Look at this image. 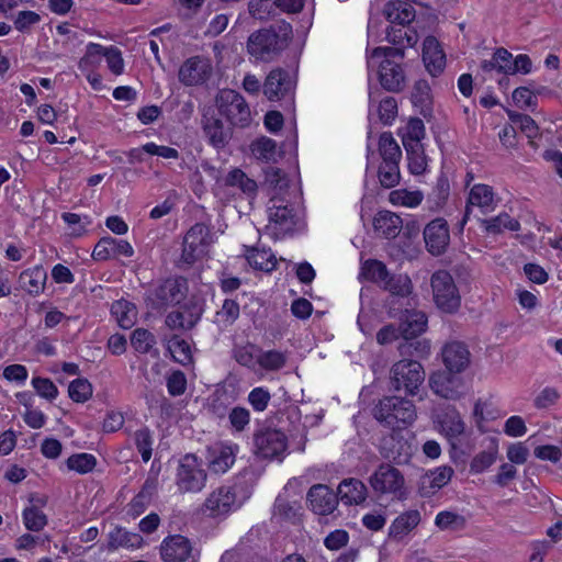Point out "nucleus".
<instances>
[{
    "instance_id": "obj_43",
    "label": "nucleus",
    "mask_w": 562,
    "mask_h": 562,
    "mask_svg": "<svg viewBox=\"0 0 562 562\" xmlns=\"http://www.w3.org/2000/svg\"><path fill=\"white\" fill-rule=\"evenodd\" d=\"M178 311L183 313L187 328L192 329L199 323L204 312V301L193 295Z\"/></svg>"
},
{
    "instance_id": "obj_13",
    "label": "nucleus",
    "mask_w": 562,
    "mask_h": 562,
    "mask_svg": "<svg viewBox=\"0 0 562 562\" xmlns=\"http://www.w3.org/2000/svg\"><path fill=\"white\" fill-rule=\"evenodd\" d=\"M404 483L403 474L396 468L387 463L380 464L370 476V485L375 492L393 494L397 499L406 498Z\"/></svg>"
},
{
    "instance_id": "obj_39",
    "label": "nucleus",
    "mask_w": 562,
    "mask_h": 562,
    "mask_svg": "<svg viewBox=\"0 0 562 562\" xmlns=\"http://www.w3.org/2000/svg\"><path fill=\"white\" fill-rule=\"evenodd\" d=\"M381 288L387 291L391 296L406 297L411 294L413 285L407 274H392L389 272Z\"/></svg>"
},
{
    "instance_id": "obj_21",
    "label": "nucleus",
    "mask_w": 562,
    "mask_h": 562,
    "mask_svg": "<svg viewBox=\"0 0 562 562\" xmlns=\"http://www.w3.org/2000/svg\"><path fill=\"white\" fill-rule=\"evenodd\" d=\"M445 370L461 373L470 364L471 353L461 341L447 342L441 351Z\"/></svg>"
},
{
    "instance_id": "obj_3",
    "label": "nucleus",
    "mask_w": 562,
    "mask_h": 562,
    "mask_svg": "<svg viewBox=\"0 0 562 562\" xmlns=\"http://www.w3.org/2000/svg\"><path fill=\"white\" fill-rule=\"evenodd\" d=\"M376 420L392 429H401L416 419V408L412 401L402 396H385L373 408Z\"/></svg>"
},
{
    "instance_id": "obj_40",
    "label": "nucleus",
    "mask_w": 562,
    "mask_h": 562,
    "mask_svg": "<svg viewBox=\"0 0 562 562\" xmlns=\"http://www.w3.org/2000/svg\"><path fill=\"white\" fill-rule=\"evenodd\" d=\"M420 521V515L418 510H409L400 515L392 522L389 529V537L400 538L414 529Z\"/></svg>"
},
{
    "instance_id": "obj_64",
    "label": "nucleus",
    "mask_w": 562,
    "mask_h": 562,
    "mask_svg": "<svg viewBox=\"0 0 562 562\" xmlns=\"http://www.w3.org/2000/svg\"><path fill=\"white\" fill-rule=\"evenodd\" d=\"M513 101L519 108L533 110L537 105V98L528 87H518L513 92Z\"/></svg>"
},
{
    "instance_id": "obj_28",
    "label": "nucleus",
    "mask_w": 562,
    "mask_h": 562,
    "mask_svg": "<svg viewBox=\"0 0 562 562\" xmlns=\"http://www.w3.org/2000/svg\"><path fill=\"white\" fill-rule=\"evenodd\" d=\"M408 0H394L389 1L383 9L386 20L391 24L405 26L414 21L415 9L407 2Z\"/></svg>"
},
{
    "instance_id": "obj_32",
    "label": "nucleus",
    "mask_w": 562,
    "mask_h": 562,
    "mask_svg": "<svg viewBox=\"0 0 562 562\" xmlns=\"http://www.w3.org/2000/svg\"><path fill=\"white\" fill-rule=\"evenodd\" d=\"M373 227L385 238H395L402 227V218L390 211H380L373 218Z\"/></svg>"
},
{
    "instance_id": "obj_25",
    "label": "nucleus",
    "mask_w": 562,
    "mask_h": 562,
    "mask_svg": "<svg viewBox=\"0 0 562 562\" xmlns=\"http://www.w3.org/2000/svg\"><path fill=\"white\" fill-rule=\"evenodd\" d=\"M235 449L222 443L207 448L209 468L214 473H225L235 462Z\"/></svg>"
},
{
    "instance_id": "obj_16",
    "label": "nucleus",
    "mask_w": 562,
    "mask_h": 562,
    "mask_svg": "<svg viewBox=\"0 0 562 562\" xmlns=\"http://www.w3.org/2000/svg\"><path fill=\"white\" fill-rule=\"evenodd\" d=\"M212 72L209 59L193 56L187 59L180 67L178 77L184 86H198L204 83Z\"/></svg>"
},
{
    "instance_id": "obj_26",
    "label": "nucleus",
    "mask_w": 562,
    "mask_h": 562,
    "mask_svg": "<svg viewBox=\"0 0 562 562\" xmlns=\"http://www.w3.org/2000/svg\"><path fill=\"white\" fill-rule=\"evenodd\" d=\"M434 417L442 431L450 438L458 437L464 431V423L454 407L436 408Z\"/></svg>"
},
{
    "instance_id": "obj_53",
    "label": "nucleus",
    "mask_w": 562,
    "mask_h": 562,
    "mask_svg": "<svg viewBox=\"0 0 562 562\" xmlns=\"http://www.w3.org/2000/svg\"><path fill=\"white\" fill-rule=\"evenodd\" d=\"M498 453L497 446L492 445L487 450L479 452L470 463L472 473H482L488 469L495 461Z\"/></svg>"
},
{
    "instance_id": "obj_17",
    "label": "nucleus",
    "mask_w": 562,
    "mask_h": 562,
    "mask_svg": "<svg viewBox=\"0 0 562 562\" xmlns=\"http://www.w3.org/2000/svg\"><path fill=\"white\" fill-rule=\"evenodd\" d=\"M201 123L203 133L213 147L224 148L232 139V127L224 126V123L215 115L213 110H207L203 114Z\"/></svg>"
},
{
    "instance_id": "obj_1",
    "label": "nucleus",
    "mask_w": 562,
    "mask_h": 562,
    "mask_svg": "<svg viewBox=\"0 0 562 562\" xmlns=\"http://www.w3.org/2000/svg\"><path fill=\"white\" fill-rule=\"evenodd\" d=\"M403 48L375 47L367 57L369 72L375 71L376 78L387 92L400 93L406 87V74L403 67Z\"/></svg>"
},
{
    "instance_id": "obj_24",
    "label": "nucleus",
    "mask_w": 562,
    "mask_h": 562,
    "mask_svg": "<svg viewBox=\"0 0 562 562\" xmlns=\"http://www.w3.org/2000/svg\"><path fill=\"white\" fill-rule=\"evenodd\" d=\"M452 474L453 470L450 467H440L435 471L424 474L418 482L419 495L422 497H431L449 483Z\"/></svg>"
},
{
    "instance_id": "obj_35",
    "label": "nucleus",
    "mask_w": 562,
    "mask_h": 562,
    "mask_svg": "<svg viewBox=\"0 0 562 562\" xmlns=\"http://www.w3.org/2000/svg\"><path fill=\"white\" fill-rule=\"evenodd\" d=\"M406 318L400 325L402 338H418L426 330L427 317L420 312L406 311Z\"/></svg>"
},
{
    "instance_id": "obj_11",
    "label": "nucleus",
    "mask_w": 562,
    "mask_h": 562,
    "mask_svg": "<svg viewBox=\"0 0 562 562\" xmlns=\"http://www.w3.org/2000/svg\"><path fill=\"white\" fill-rule=\"evenodd\" d=\"M296 80L283 68L272 69L262 83V93L269 101H285L289 106L293 105Z\"/></svg>"
},
{
    "instance_id": "obj_23",
    "label": "nucleus",
    "mask_w": 562,
    "mask_h": 562,
    "mask_svg": "<svg viewBox=\"0 0 562 562\" xmlns=\"http://www.w3.org/2000/svg\"><path fill=\"white\" fill-rule=\"evenodd\" d=\"M423 60L432 77L441 74L446 66V55L435 36H427L423 43Z\"/></svg>"
},
{
    "instance_id": "obj_46",
    "label": "nucleus",
    "mask_w": 562,
    "mask_h": 562,
    "mask_svg": "<svg viewBox=\"0 0 562 562\" xmlns=\"http://www.w3.org/2000/svg\"><path fill=\"white\" fill-rule=\"evenodd\" d=\"M111 313L116 317L122 328H131L136 317V307L127 301H115L111 306Z\"/></svg>"
},
{
    "instance_id": "obj_37",
    "label": "nucleus",
    "mask_w": 562,
    "mask_h": 562,
    "mask_svg": "<svg viewBox=\"0 0 562 562\" xmlns=\"http://www.w3.org/2000/svg\"><path fill=\"white\" fill-rule=\"evenodd\" d=\"M245 257L252 268L261 271L270 272L277 266L274 255L266 249L246 247Z\"/></svg>"
},
{
    "instance_id": "obj_60",
    "label": "nucleus",
    "mask_w": 562,
    "mask_h": 562,
    "mask_svg": "<svg viewBox=\"0 0 562 562\" xmlns=\"http://www.w3.org/2000/svg\"><path fill=\"white\" fill-rule=\"evenodd\" d=\"M301 506L296 502H289L285 498L277 497L274 503V514L280 518L295 522L299 519Z\"/></svg>"
},
{
    "instance_id": "obj_51",
    "label": "nucleus",
    "mask_w": 562,
    "mask_h": 562,
    "mask_svg": "<svg viewBox=\"0 0 562 562\" xmlns=\"http://www.w3.org/2000/svg\"><path fill=\"white\" fill-rule=\"evenodd\" d=\"M400 161L382 162L379 168V180L382 187L391 189L401 180Z\"/></svg>"
},
{
    "instance_id": "obj_12",
    "label": "nucleus",
    "mask_w": 562,
    "mask_h": 562,
    "mask_svg": "<svg viewBox=\"0 0 562 562\" xmlns=\"http://www.w3.org/2000/svg\"><path fill=\"white\" fill-rule=\"evenodd\" d=\"M189 285L186 278H168L151 292V307L158 310L178 305L187 297Z\"/></svg>"
},
{
    "instance_id": "obj_33",
    "label": "nucleus",
    "mask_w": 562,
    "mask_h": 562,
    "mask_svg": "<svg viewBox=\"0 0 562 562\" xmlns=\"http://www.w3.org/2000/svg\"><path fill=\"white\" fill-rule=\"evenodd\" d=\"M412 102L419 109V113L427 117L432 111V98L430 86L427 80L420 79L414 83L412 91Z\"/></svg>"
},
{
    "instance_id": "obj_63",
    "label": "nucleus",
    "mask_w": 562,
    "mask_h": 562,
    "mask_svg": "<svg viewBox=\"0 0 562 562\" xmlns=\"http://www.w3.org/2000/svg\"><path fill=\"white\" fill-rule=\"evenodd\" d=\"M167 390L171 396L182 395L187 390L186 374L180 370L173 371L167 378Z\"/></svg>"
},
{
    "instance_id": "obj_56",
    "label": "nucleus",
    "mask_w": 562,
    "mask_h": 562,
    "mask_svg": "<svg viewBox=\"0 0 562 562\" xmlns=\"http://www.w3.org/2000/svg\"><path fill=\"white\" fill-rule=\"evenodd\" d=\"M68 394L74 402L85 403L92 395V385L87 379H76L72 382H70L68 387Z\"/></svg>"
},
{
    "instance_id": "obj_2",
    "label": "nucleus",
    "mask_w": 562,
    "mask_h": 562,
    "mask_svg": "<svg viewBox=\"0 0 562 562\" xmlns=\"http://www.w3.org/2000/svg\"><path fill=\"white\" fill-rule=\"evenodd\" d=\"M291 36L290 23L283 22L279 25V31L273 26L261 29L249 36L247 50L256 59L270 61L288 46Z\"/></svg>"
},
{
    "instance_id": "obj_31",
    "label": "nucleus",
    "mask_w": 562,
    "mask_h": 562,
    "mask_svg": "<svg viewBox=\"0 0 562 562\" xmlns=\"http://www.w3.org/2000/svg\"><path fill=\"white\" fill-rule=\"evenodd\" d=\"M494 192L492 187L487 184H475L470 191L465 212L461 224L464 225L469 220L472 206L488 207L493 203Z\"/></svg>"
},
{
    "instance_id": "obj_22",
    "label": "nucleus",
    "mask_w": 562,
    "mask_h": 562,
    "mask_svg": "<svg viewBox=\"0 0 562 562\" xmlns=\"http://www.w3.org/2000/svg\"><path fill=\"white\" fill-rule=\"evenodd\" d=\"M191 551L190 541L181 535L166 538L160 546V554L165 562H184L189 559Z\"/></svg>"
},
{
    "instance_id": "obj_45",
    "label": "nucleus",
    "mask_w": 562,
    "mask_h": 562,
    "mask_svg": "<svg viewBox=\"0 0 562 562\" xmlns=\"http://www.w3.org/2000/svg\"><path fill=\"white\" fill-rule=\"evenodd\" d=\"M482 224L484 225L485 231L491 234H501L505 228L512 232L520 229L519 222L510 217L509 214L505 212L495 217L483 220Z\"/></svg>"
},
{
    "instance_id": "obj_36",
    "label": "nucleus",
    "mask_w": 562,
    "mask_h": 562,
    "mask_svg": "<svg viewBox=\"0 0 562 562\" xmlns=\"http://www.w3.org/2000/svg\"><path fill=\"white\" fill-rule=\"evenodd\" d=\"M224 184L239 189L244 194L252 198L257 193V182L250 179L241 169H232L224 178Z\"/></svg>"
},
{
    "instance_id": "obj_8",
    "label": "nucleus",
    "mask_w": 562,
    "mask_h": 562,
    "mask_svg": "<svg viewBox=\"0 0 562 562\" xmlns=\"http://www.w3.org/2000/svg\"><path fill=\"white\" fill-rule=\"evenodd\" d=\"M218 113L233 126L246 127L251 122L250 109L244 97L235 90L224 89L216 97Z\"/></svg>"
},
{
    "instance_id": "obj_6",
    "label": "nucleus",
    "mask_w": 562,
    "mask_h": 562,
    "mask_svg": "<svg viewBox=\"0 0 562 562\" xmlns=\"http://www.w3.org/2000/svg\"><path fill=\"white\" fill-rule=\"evenodd\" d=\"M424 380L425 371L417 360L402 359L391 368L390 390L414 395Z\"/></svg>"
},
{
    "instance_id": "obj_62",
    "label": "nucleus",
    "mask_w": 562,
    "mask_h": 562,
    "mask_svg": "<svg viewBox=\"0 0 562 562\" xmlns=\"http://www.w3.org/2000/svg\"><path fill=\"white\" fill-rule=\"evenodd\" d=\"M228 420L235 431L241 432L250 423V412L245 407L235 406L229 411Z\"/></svg>"
},
{
    "instance_id": "obj_41",
    "label": "nucleus",
    "mask_w": 562,
    "mask_h": 562,
    "mask_svg": "<svg viewBox=\"0 0 562 562\" xmlns=\"http://www.w3.org/2000/svg\"><path fill=\"white\" fill-rule=\"evenodd\" d=\"M386 41L395 45V48H403L405 53L406 47H413L417 43L418 35L414 30H404L403 26L396 27L392 25L386 30Z\"/></svg>"
},
{
    "instance_id": "obj_50",
    "label": "nucleus",
    "mask_w": 562,
    "mask_h": 562,
    "mask_svg": "<svg viewBox=\"0 0 562 562\" xmlns=\"http://www.w3.org/2000/svg\"><path fill=\"white\" fill-rule=\"evenodd\" d=\"M168 350L175 361L186 366L192 361L191 348L188 341L175 335L168 342Z\"/></svg>"
},
{
    "instance_id": "obj_14",
    "label": "nucleus",
    "mask_w": 562,
    "mask_h": 562,
    "mask_svg": "<svg viewBox=\"0 0 562 562\" xmlns=\"http://www.w3.org/2000/svg\"><path fill=\"white\" fill-rule=\"evenodd\" d=\"M429 386L436 395L450 401L460 400L468 391L460 373L447 370L434 372L429 378Z\"/></svg>"
},
{
    "instance_id": "obj_57",
    "label": "nucleus",
    "mask_w": 562,
    "mask_h": 562,
    "mask_svg": "<svg viewBox=\"0 0 562 562\" xmlns=\"http://www.w3.org/2000/svg\"><path fill=\"white\" fill-rule=\"evenodd\" d=\"M95 464L97 459L90 453L72 454L67 459L68 469L81 474L91 472Z\"/></svg>"
},
{
    "instance_id": "obj_18",
    "label": "nucleus",
    "mask_w": 562,
    "mask_h": 562,
    "mask_svg": "<svg viewBox=\"0 0 562 562\" xmlns=\"http://www.w3.org/2000/svg\"><path fill=\"white\" fill-rule=\"evenodd\" d=\"M311 509L317 515L331 514L338 503V495L325 484H315L307 492Z\"/></svg>"
},
{
    "instance_id": "obj_55",
    "label": "nucleus",
    "mask_w": 562,
    "mask_h": 562,
    "mask_svg": "<svg viewBox=\"0 0 562 562\" xmlns=\"http://www.w3.org/2000/svg\"><path fill=\"white\" fill-rule=\"evenodd\" d=\"M156 344L155 336L145 328H136L131 336V345L140 353H147Z\"/></svg>"
},
{
    "instance_id": "obj_9",
    "label": "nucleus",
    "mask_w": 562,
    "mask_h": 562,
    "mask_svg": "<svg viewBox=\"0 0 562 562\" xmlns=\"http://www.w3.org/2000/svg\"><path fill=\"white\" fill-rule=\"evenodd\" d=\"M206 477L202 461L195 454L187 453L179 460L176 485L181 493L200 492L205 486Z\"/></svg>"
},
{
    "instance_id": "obj_58",
    "label": "nucleus",
    "mask_w": 562,
    "mask_h": 562,
    "mask_svg": "<svg viewBox=\"0 0 562 562\" xmlns=\"http://www.w3.org/2000/svg\"><path fill=\"white\" fill-rule=\"evenodd\" d=\"M465 518L452 512H440L435 519V524L438 528L446 530H461L465 527Z\"/></svg>"
},
{
    "instance_id": "obj_42",
    "label": "nucleus",
    "mask_w": 562,
    "mask_h": 562,
    "mask_svg": "<svg viewBox=\"0 0 562 562\" xmlns=\"http://www.w3.org/2000/svg\"><path fill=\"white\" fill-rule=\"evenodd\" d=\"M252 155L262 161L270 162L277 161V156H281L277 151V143L266 136L254 140L250 145Z\"/></svg>"
},
{
    "instance_id": "obj_19",
    "label": "nucleus",
    "mask_w": 562,
    "mask_h": 562,
    "mask_svg": "<svg viewBox=\"0 0 562 562\" xmlns=\"http://www.w3.org/2000/svg\"><path fill=\"white\" fill-rule=\"evenodd\" d=\"M449 229L447 222L442 218H436L428 223L424 229V240L427 250L435 256L445 252L449 244Z\"/></svg>"
},
{
    "instance_id": "obj_59",
    "label": "nucleus",
    "mask_w": 562,
    "mask_h": 562,
    "mask_svg": "<svg viewBox=\"0 0 562 562\" xmlns=\"http://www.w3.org/2000/svg\"><path fill=\"white\" fill-rule=\"evenodd\" d=\"M135 446L142 456L144 462H148L151 458L153 452V437L151 432L147 427L140 428L135 431Z\"/></svg>"
},
{
    "instance_id": "obj_15",
    "label": "nucleus",
    "mask_w": 562,
    "mask_h": 562,
    "mask_svg": "<svg viewBox=\"0 0 562 562\" xmlns=\"http://www.w3.org/2000/svg\"><path fill=\"white\" fill-rule=\"evenodd\" d=\"M233 486H220L214 490L205 499L203 510L215 518L225 516L240 506Z\"/></svg>"
},
{
    "instance_id": "obj_7",
    "label": "nucleus",
    "mask_w": 562,
    "mask_h": 562,
    "mask_svg": "<svg viewBox=\"0 0 562 562\" xmlns=\"http://www.w3.org/2000/svg\"><path fill=\"white\" fill-rule=\"evenodd\" d=\"M254 454L262 460L281 461L288 450L286 435L276 428L265 427L252 435Z\"/></svg>"
},
{
    "instance_id": "obj_27",
    "label": "nucleus",
    "mask_w": 562,
    "mask_h": 562,
    "mask_svg": "<svg viewBox=\"0 0 562 562\" xmlns=\"http://www.w3.org/2000/svg\"><path fill=\"white\" fill-rule=\"evenodd\" d=\"M367 486L358 479H345L337 491L338 499L345 505H359L367 498Z\"/></svg>"
},
{
    "instance_id": "obj_30",
    "label": "nucleus",
    "mask_w": 562,
    "mask_h": 562,
    "mask_svg": "<svg viewBox=\"0 0 562 562\" xmlns=\"http://www.w3.org/2000/svg\"><path fill=\"white\" fill-rule=\"evenodd\" d=\"M143 543V538L136 532H130L125 528L116 526L108 535L106 549L115 551L120 548H138Z\"/></svg>"
},
{
    "instance_id": "obj_34",
    "label": "nucleus",
    "mask_w": 562,
    "mask_h": 562,
    "mask_svg": "<svg viewBox=\"0 0 562 562\" xmlns=\"http://www.w3.org/2000/svg\"><path fill=\"white\" fill-rule=\"evenodd\" d=\"M380 94L379 89H369V102L370 104L379 103L378 111L379 117L383 124H391L397 115V102L393 97H385L382 100H378Z\"/></svg>"
},
{
    "instance_id": "obj_38",
    "label": "nucleus",
    "mask_w": 562,
    "mask_h": 562,
    "mask_svg": "<svg viewBox=\"0 0 562 562\" xmlns=\"http://www.w3.org/2000/svg\"><path fill=\"white\" fill-rule=\"evenodd\" d=\"M398 352L403 359H422L429 355L430 344L427 339L403 338V341L398 345Z\"/></svg>"
},
{
    "instance_id": "obj_10",
    "label": "nucleus",
    "mask_w": 562,
    "mask_h": 562,
    "mask_svg": "<svg viewBox=\"0 0 562 562\" xmlns=\"http://www.w3.org/2000/svg\"><path fill=\"white\" fill-rule=\"evenodd\" d=\"M434 301L438 308L454 313L461 304V296L452 276L446 270H438L430 279Z\"/></svg>"
},
{
    "instance_id": "obj_47",
    "label": "nucleus",
    "mask_w": 562,
    "mask_h": 562,
    "mask_svg": "<svg viewBox=\"0 0 562 562\" xmlns=\"http://www.w3.org/2000/svg\"><path fill=\"white\" fill-rule=\"evenodd\" d=\"M404 147L407 151L409 171L413 175H422L427 167L422 144H411L404 140Z\"/></svg>"
},
{
    "instance_id": "obj_52",
    "label": "nucleus",
    "mask_w": 562,
    "mask_h": 562,
    "mask_svg": "<svg viewBox=\"0 0 562 562\" xmlns=\"http://www.w3.org/2000/svg\"><path fill=\"white\" fill-rule=\"evenodd\" d=\"M248 12L251 18L260 21H267L274 16V0H249Z\"/></svg>"
},
{
    "instance_id": "obj_29",
    "label": "nucleus",
    "mask_w": 562,
    "mask_h": 562,
    "mask_svg": "<svg viewBox=\"0 0 562 562\" xmlns=\"http://www.w3.org/2000/svg\"><path fill=\"white\" fill-rule=\"evenodd\" d=\"M47 280V273L42 266H36L22 271L19 276V284L21 289L31 295L40 294Z\"/></svg>"
},
{
    "instance_id": "obj_4",
    "label": "nucleus",
    "mask_w": 562,
    "mask_h": 562,
    "mask_svg": "<svg viewBox=\"0 0 562 562\" xmlns=\"http://www.w3.org/2000/svg\"><path fill=\"white\" fill-rule=\"evenodd\" d=\"M212 244L211 229L204 223L194 224L184 235L180 257L176 260V267L187 271L200 260Z\"/></svg>"
},
{
    "instance_id": "obj_20",
    "label": "nucleus",
    "mask_w": 562,
    "mask_h": 562,
    "mask_svg": "<svg viewBox=\"0 0 562 562\" xmlns=\"http://www.w3.org/2000/svg\"><path fill=\"white\" fill-rule=\"evenodd\" d=\"M134 249L127 240L116 239L111 236L102 237L93 248L92 258L98 261H105L110 258L132 257Z\"/></svg>"
},
{
    "instance_id": "obj_48",
    "label": "nucleus",
    "mask_w": 562,
    "mask_h": 562,
    "mask_svg": "<svg viewBox=\"0 0 562 562\" xmlns=\"http://www.w3.org/2000/svg\"><path fill=\"white\" fill-rule=\"evenodd\" d=\"M389 270L386 266L379 260L369 259L361 267L360 276L366 280L382 285L385 278H387Z\"/></svg>"
},
{
    "instance_id": "obj_49",
    "label": "nucleus",
    "mask_w": 562,
    "mask_h": 562,
    "mask_svg": "<svg viewBox=\"0 0 562 562\" xmlns=\"http://www.w3.org/2000/svg\"><path fill=\"white\" fill-rule=\"evenodd\" d=\"M23 522L30 531H41L47 525V516L38 508L37 505H31L23 510Z\"/></svg>"
},
{
    "instance_id": "obj_44",
    "label": "nucleus",
    "mask_w": 562,
    "mask_h": 562,
    "mask_svg": "<svg viewBox=\"0 0 562 562\" xmlns=\"http://www.w3.org/2000/svg\"><path fill=\"white\" fill-rule=\"evenodd\" d=\"M379 153L382 162L400 161L402 151L391 132H383L379 138Z\"/></svg>"
},
{
    "instance_id": "obj_5",
    "label": "nucleus",
    "mask_w": 562,
    "mask_h": 562,
    "mask_svg": "<svg viewBox=\"0 0 562 562\" xmlns=\"http://www.w3.org/2000/svg\"><path fill=\"white\" fill-rule=\"evenodd\" d=\"M268 218L269 225L267 229L276 239L283 238L285 235L293 233L300 221L295 207L285 202L284 199L276 195L269 200Z\"/></svg>"
},
{
    "instance_id": "obj_54",
    "label": "nucleus",
    "mask_w": 562,
    "mask_h": 562,
    "mask_svg": "<svg viewBox=\"0 0 562 562\" xmlns=\"http://www.w3.org/2000/svg\"><path fill=\"white\" fill-rule=\"evenodd\" d=\"M257 362L262 369L274 371L284 367L286 358L284 353L278 350H260L257 357Z\"/></svg>"
},
{
    "instance_id": "obj_61",
    "label": "nucleus",
    "mask_w": 562,
    "mask_h": 562,
    "mask_svg": "<svg viewBox=\"0 0 562 562\" xmlns=\"http://www.w3.org/2000/svg\"><path fill=\"white\" fill-rule=\"evenodd\" d=\"M263 186H268L273 190H282L288 187V179L284 171L280 168L268 166L265 170Z\"/></svg>"
}]
</instances>
